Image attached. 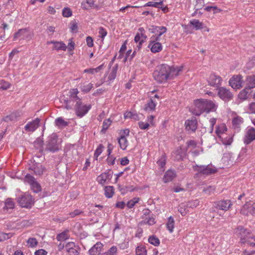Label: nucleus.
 <instances>
[{"label":"nucleus","mask_w":255,"mask_h":255,"mask_svg":"<svg viewBox=\"0 0 255 255\" xmlns=\"http://www.w3.org/2000/svg\"><path fill=\"white\" fill-rule=\"evenodd\" d=\"M69 93V98L64 99L66 104L65 108L68 110L74 108L76 115L80 118L83 117L91 109V105L83 104L81 99L77 96L79 93L77 89H70Z\"/></svg>","instance_id":"nucleus-1"},{"label":"nucleus","mask_w":255,"mask_h":255,"mask_svg":"<svg viewBox=\"0 0 255 255\" xmlns=\"http://www.w3.org/2000/svg\"><path fill=\"white\" fill-rule=\"evenodd\" d=\"M182 70V66L174 67L163 64L156 66L153 72V77L157 83H164L168 79H173Z\"/></svg>","instance_id":"nucleus-2"},{"label":"nucleus","mask_w":255,"mask_h":255,"mask_svg":"<svg viewBox=\"0 0 255 255\" xmlns=\"http://www.w3.org/2000/svg\"><path fill=\"white\" fill-rule=\"evenodd\" d=\"M217 106L209 100L199 99L194 101V106L190 108L189 111L196 116H200L205 112L209 113L216 110Z\"/></svg>","instance_id":"nucleus-3"},{"label":"nucleus","mask_w":255,"mask_h":255,"mask_svg":"<svg viewBox=\"0 0 255 255\" xmlns=\"http://www.w3.org/2000/svg\"><path fill=\"white\" fill-rule=\"evenodd\" d=\"M17 201L21 207L25 208H31L34 203V198L27 193L19 195L17 198Z\"/></svg>","instance_id":"nucleus-4"},{"label":"nucleus","mask_w":255,"mask_h":255,"mask_svg":"<svg viewBox=\"0 0 255 255\" xmlns=\"http://www.w3.org/2000/svg\"><path fill=\"white\" fill-rule=\"evenodd\" d=\"M193 169L194 171L198 172V173L196 174L197 176L199 174L208 176L217 171V169L215 167L210 164L208 165H198L196 164L193 166Z\"/></svg>","instance_id":"nucleus-5"},{"label":"nucleus","mask_w":255,"mask_h":255,"mask_svg":"<svg viewBox=\"0 0 255 255\" xmlns=\"http://www.w3.org/2000/svg\"><path fill=\"white\" fill-rule=\"evenodd\" d=\"M57 140L58 136L56 133H52L50 135L47 141L46 149L52 152L58 151Z\"/></svg>","instance_id":"nucleus-6"},{"label":"nucleus","mask_w":255,"mask_h":255,"mask_svg":"<svg viewBox=\"0 0 255 255\" xmlns=\"http://www.w3.org/2000/svg\"><path fill=\"white\" fill-rule=\"evenodd\" d=\"M235 234L240 238V242L242 244H245L247 240L251 239L252 235L248 230L242 226H239L236 228Z\"/></svg>","instance_id":"nucleus-7"},{"label":"nucleus","mask_w":255,"mask_h":255,"mask_svg":"<svg viewBox=\"0 0 255 255\" xmlns=\"http://www.w3.org/2000/svg\"><path fill=\"white\" fill-rule=\"evenodd\" d=\"M160 37L158 36H151L148 45V47L150 49L152 53H155L159 52L162 50V46L161 43L159 42Z\"/></svg>","instance_id":"nucleus-8"},{"label":"nucleus","mask_w":255,"mask_h":255,"mask_svg":"<svg viewBox=\"0 0 255 255\" xmlns=\"http://www.w3.org/2000/svg\"><path fill=\"white\" fill-rule=\"evenodd\" d=\"M240 213L244 216L255 215V202H247L241 208Z\"/></svg>","instance_id":"nucleus-9"},{"label":"nucleus","mask_w":255,"mask_h":255,"mask_svg":"<svg viewBox=\"0 0 255 255\" xmlns=\"http://www.w3.org/2000/svg\"><path fill=\"white\" fill-rule=\"evenodd\" d=\"M218 96L224 102H229L233 99V94L230 90L224 87L218 88Z\"/></svg>","instance_id":"nucleus-10"},{"label":"nucleus","mask_w":255,"mask_h":255,"mask_svg":"<svg viewBox=\"0 0 255 255\" xmlns=\"http://www.w3.org/2000/svg\"><path fill=\"white\" fill-rule=\"evenodd\" d=\"M232 206L230 200H221L214 202L213 207L217 210H220L225 212L228 211Z\"/></svg>","instance_id":"nucleus-11"},{"label":"nucleus","mask_w":255,"mask_h":255,"mask_svg":"<svg viewBox=\"0 0 255 255\" xmlns=\"http://www.w3.org/2000/svg\"><path fill=\"white\" fill-rule=\"evenodd\" d=\"M255 140V128H250L247 129L245 135L243 138V141L245 144H250L252 141Z\"/></svg>","instance_id":"nucleus-12"},{"label":"nucleus","mask_w":255,"mask_h":255,"mask_svg":"<svg viewBox=\"0 0 255 255\" xmlns=\"http://www.w3.org/2000/svg\"><path fill=\"white\" fill-rule=\"evenodd\" d=\"M148 30L150 33L155 34L152 36H158V38H160L163 34L166 32L167 28L163 26H158L152 25L148 27Z\"/></svg>","instance_id":"nucleus-13"},{"label":"nucleus","mask_w":255,"mask_h":255,"mask_svg":"<svg viewBox=\"0 0 255 255\" xmlns=\"http://www.w3.org/2000/svg\"><path fill=\"white\" fill-rule=\"evenodd\" d=\"M198 122L195 117H192L185 122V129L190 132H195L197 128Z\"/></svg>","instance_id":"nucleus-14"},{"label":"nucleus","mask_w":255,"mask_h":255,"mask_svg":"<svg viewBox=\"0 0 255 255\" xmlns=\"http://www.w3.org/2000/svg\"><path fill=\"white\" fill-rule=\"evenodd\" d=\"M29 169L32 171L36 175H41L46 170V168L40 163L35 162L30 165Z\"/></svg>","instance_id":"nucleus-15"},{"label":"nucleus","mask_w":255,"mask_h":255,"mask_svg":"<svg viewBox=\"0 0 255 255\" xmlns=\"http://www.w3.org/2000/svg\"><path fill=\"white\" fill-rule=\"evenodd\" d=\"M243 80L241 75L233 76L229 80L230 85L234 89H238L242 87Z\"/></svg>","instance_id":"nucleus-16"},{"label":"nucleus","mask_w":255,"mask_h":255,"mask_svg":"<svg viewBox=\"0 0 255 255\" xmlns=\"http://www.w3.org/2000/svg\"><path fill=\"white\" fill-rule=\"evenodd\" d=\"M209 85L219 88L221 85L222 78L219 75L211 74L208 80Z\"/></svg>","instance_id":"nucleus-17"},{"label":"nucleus","mask_w":255,"mask_h":255,"mask_svg":"<svg viewBox=\"0 0 255 255\" xmlns=\"http://www.w3.org/2000/svg\"><path fill=\"white\" fill-rule=\"evenodd\" d=\"M113 173L112 170H109L98 176L97 178V181L99 184L103 185L106 183L107 180H109L112 178Z\"/></svg>","instance_id":"nucleus-18"},{"label":"nucleus","mask_w":255,"mask_h":255,"mask_svg":"<svg viewBox=\"0 0 255 255\" xmlns=\"http://www.w3.org/2000/svg\"><path fill=\"white\" fill-rule=\"evenodd\" d=\"M40 122V119L37 118L28 123L24 127L25 130L27 132H34L39 126Z\"/></svg>","instance_id":"nucleus-19"},{"label":"nucleus","mask_w":255,"mask_h":255,"mask_svg":"<svg viewBox=\"0 0 255 255\" xmlns=\"http://www.w3.org/2000/svg\"><path fill=\"white\" fill-rule=\"evenodd\" d=\"M244 122V119L241 117L237 116L232 120L233 128L237 132H239L241 128V125Z\"/></svg>","instance_id":"nucleus-20"},{"label":"nucleus","mask_w":255,"mask_h":255,"mask_svg":"<svg viewBox=\"0 0 255 255\" xmlns=\"http://www.w3.org/2000/svg\"><path fill=\"white\" fill-rule=\"evenodd\" d=\"M176 176V172L173 170H167L163 177V181L164 183H167L171 181Z\"/></svg>","instance_id":"nucleus-21"},{"label":"nucleus","mask_w":255,"mask_h":255,"mask_svg":"<svg viewBox=\"0 0 255 255\" xmlns=\"http://www.w3.org/2000/svg\"><path fill=\"white\" fill-rule=\"evenodd\" d=\"M103 246V245L101 242H97L89 250V255H97V253L101 250Z\"/></svg>","instance_id":"nucleus-22"},{"label":"nucleus","mask_w":255,"mask_h":255,"mask_svg":"<svg viewBox=\"0 0 255 255\" xmlns=\"http://www.w3.org/2000/svg\"><path fill=\"white\" fill-rule=\"evenodd\" d=\"M49 43H53L54 44L53 49L57 51L63 50L65 51L67 49L66 44L62 41H51Z\"/></svg>","instance_id":"nucleus-23"},{"label":"nucleus","mask_w":255,"mask_h":255,"mask_svg":"<svg viewBox=\"0 0 255 255\" xmlns=\"http://www.w3.org/2000/svg\"><path fill=\"white\" fill-rule=\"evenodd\" d=\"M246 87L248 90L255 88V75L248 76L247 77Z\"/></svg>","instance_id":"nucleus-24"},{"label":"nucleus","mask_w":255,"mask_h":255,"mask_svg":"<svg viewBox=\"0 0 255 255\" xmlns=\"http://www.w3.org/2000/svg\"><path fill=\"white\" fill-rule=\"evenodd\" d=\"M189 24L193 26L194 28L197 30L203 28V23L198 19H194L189 21Z\"/></svg>","instance_id":"nucleus-25"},{"label":"nucleus","mask_w":255,"mask_h":255,"mask_svg":"<svg viewBox=\"0 0 255 255\" xmlns=\"http://www.w3.org/2000/svg\"><path fill=\"white\" fill-rule=\"evenodd\" d=\"M69 230H65L61 233L59 234L56 236V239L58 241H64L69 238L70 236L69 235Z\"/></svg>","instance_id":"nucleus-26"},{"label":"nucleus","mask_w":255,"mask_h":255,"mask_svg":"<svg viewBox=\"0 0 255 255\" xmlns=\"http://www.w3.org/2000/svg\"><path fill=\"white\" fill-rule=\"evenodd\" d=\"M156 103L152 99H150L145 105L144 109L146 111H153L155 110Z\"/></svg>","instance_id":"nucleus-27"},{"label":"nucleus","mask_w":255,"mask_h":255,"mask_svg":"<svg viewBox=\"0 0 255 255\" xmlns=\"http://www.w3.org/2000/svg\"><path fill=\"white\" fill-rule=\"evenodd\" d=\"M55 126L59 128H62L67 127L68 123L65 121L62 117H59L55 120Z\"/></svg>","instance_id":"nucleus-28"},{"label":"nucleus","mask_w":255,"mask_h":255,"mask_svg":"<svg viewBox=\"0 0 255 255\" xmlns=\"http://www.w3.org/2000/svg\"><path fill=\"white\" fill-rule=\"evenodd\" d=\"M118 69V66L117 64L115 65L112 69L111 71L108 76V81L110 82L111 81H113L115 79L116 76H117V73Z\"/></svg>","instance_id":"nucleus-29"},{"label":"nucleus","mask_w":255,"mask_h":255,"mask_svg":"<svg viewBox=\"0 0 255 255\" xmlns=\"http://www.w3.org/2000/svg\"><path fill=\"white\" fill-rule=\"evenodd\" d=\"M120 146L123 150H125L128 146V142L125 135H122L118 139Z\"/></svg>","instance_id":"nucleus-30"},{"label":"nucleus","mask_w":255,"mask_h":255,"mask_svg":"<svg viewBox=\"0 0 255 255\" xmlns=\"http://www.w3.org/2000/svg\"><path fill=\"white\" fill-rule=\"evenodd\" d=\"M105 195L108 198H112L114 194V188L112 186H107L105 187Z\"/></svg>","instance_id":"nucleus-31"},{"label":"nucleus","mask_w":255,"mask_h":255,"mask_svg":"<svg viewBox=\"0 0 255 255\" xmlns=\"http://www.w3.org/2000/svg\"><path fill=\"white\" fill-rule=\"evenodd\" d=\"M174 154L175 155L174 160L177 161L183 160L185 156L184 152L180 148L177 149Z\"/></svg>","instance_id":"nucleus-32"},{"label":"nucleus","mask_w":255,"mask_h":255,"mask_svg":"<svg viewBox=\"0 0 255 255\" xmlns=\"http://www.w3.org/2000/svg\"><path fill=\"white\" fill-rule=\"evenodd\" d=\"M135 254L136 255H146L147 250L145 247L143 245L138 246L135 249Z\"/></svg>","instance_id":"nucleus-33"},{"label":"nucleus","mask_w":255,"mask_h":255,"mask_svg":"<svg viewBox=\"0 0 255 255\" xmlns=\"http://www.w3.org/2000/svg\"><path fill=\"white\" fill-rule=\"evenodd\" d=\"M93 87V85L90 83H84L81 85L80 88L83 92L85 93H87L90 91V90L92 89V88Z\"/></svg>","instance_id":"nucleus-34"},{"label":"nucleus","mask_w":255,"mask_h":255,"mask_svg":"<svg viewBox=\"0 0 255 255\" xmlns=\"http://www.w3.org/2000/svg\"><path fill=\"white\" fill-rule=\"evenodd\" d=\"M166 228L170 233H172L174 228V220L172 216H170L168 219V221L166 223Z\"/></svg>","instance_id":"nucleus-35"},{"label":"nucleus","mask_w":255,"mask_h":255,"mask_svg":"<svg viewBox=\"0 0 255 255\" xmlns=\"http://www.w3.org/2000/svg\"><path fill=\"white\" fill-rule=\"evenodd\" d=\"M19 115L18 113H12L11 114L6 116L3 119V121L5 122H9L11 121H14L16 120V119Z\"/></svg>","instance_id":"nucleus-36"},{"label":"nucleus","mask_w":255,"mask_h":255,"mask_svg":"<svg viewBox=\"0 0 255 255\" xmlns=\"http://www.w3.org/2000/svg\"><path fill=\"white\" fill-rule=\"evenodd\" d=\"M94 0H85L82 2L81 5L83 9H89L94 5Z\"/></svg>","instance_id":"nucleus-37"},{"label":"nucleus","mask_w":255,"mask_h":255,"mask_svg":"<svg viewBox=\"0 0 255 255\" xmlns=\"http://www.w3.org/2000/svg\"><path fill=\"white\" fill-rule=\"evenodd\" d=\"M148 241L150 244L155 247L158 246L160 244V240L155 235L149 236L148 239Z\"/></svg>","instance_id":"nucleus-38"},{"label":"nucleus","mask_w":255,"mask_h":255,"mask_svg":"<svg viewBox=\"0 0 255 255\" xmlns=\"http://www.w3.org/2000/svg\"><path fill=\"white\" fill-rule=\"evenodd\" d=\"M112 122L110 119L105 120L103 123L102 128L101 130V132L103 133H106L107 130L111 125Z\"/></svg>","instance_id":"nucleus-39"},{"label":"nucleus","mask_w":255,"mask_h":255,"mask_svg":"<svg viewBox=\"0 0 255 255\" xmlns=\"http://www.w3.org/2000/svg\"><path fill=\"white\" fill-rule=\"evenodd\" d=\"M119 189L121 191L122 194H125L128 191L132 192L135 190L136 188L133 186H126L125 187H121V186H119Z\"/></svg>","instance_id":"nucleus-40"},{"label":"nucleus","mask_w":255,"mask_h":255,"mask_svg":"<svg viewBox=\"0 0 255 255\" xmlns=\"http://www.w3.org/2000/svg\"><path fill=\"white\" fill-rule=\"evenodd\" d=\"M15 206V203L11 198H7L4 203V208L6 209H13Z\"/></svg>","instance_id":"nucleus-41"},{"label":"nucleus","mask_w":255,"mask_h":255,"mask_svg":"<svg viewBox=\"0 0 255 255\" xmlns=\"http://www.w3.org/2000/svg\"><path fill=\"white\" fill-rule=\"evenodd\" d=\"M138 31L139 32H137V33L140 35V38H141L139 42V45H140L144 42L145 40L147 38V36L145 34V30L143 27L139 28Z\"/></svg>","instance_id":"nucleus-42"},{"label":"nucleus","mask_w":255,"mask_h":255,"mask_svg":"<svg viewBox=\"0 0 255 255\" xmlns=\"http://www.w3.org/2000/svg\"><path fill=\"white\" fill-rule=\"evenodd\" d=\"M249 90L248 89H246V87L244 90L239 93L238 95L239 98L242 100H246L248 97Z\"/></svg>","instance_id":"nucleus-43"},{"label":"nucleus","mask_w":255,"mask_h":255,"mask_svg":"<svg viewBox=\"0 0 255 255\" xmlns=\"http://www.w3.org/2000/svg\"><path fill=\"white\" fill-rule=\"evenodd\" d=\"M166 155L165 153H163L159 158V159L157 161V164L158 166H159L161 168H163L164 167L166 163Z\"/></svg>","instance_id":"nucleus-44"},{"label":"nucleus","mask_w":255,"mask_h":255,"mask_svg":"<svg viewBox=\"0 0 255 255\" xmlns=\"http://www.w3.org/2000/svg\"><path fill=\"white\" fill-rule=\"evenodd\" d=\"M31 189L34 193H38L40 192L41 190L40 185L35 181L33 183H32L31 185Z\"/></svg>","instance_id":"nucleus-45"},{"label":"nucleus","mask_w":255,"mask_h":255,"mask_svg":"<svg viewBox=\"0 0 255 255\" xmlns=\"http://www.w3.org/2000/svg\"><path fill=\"white\" fill-rule=\"evenodd\" d=\"M34 146L40 151L43 150V141L38 138L34 142Z\"/></svg>","instance_id":"nucleus-46"},{"label":"nucleus","mask_w":255,"mask_h":255,"mask_svg":"<svg viewBox=\"0 0 255 255\" xmlns=\"http://www.w3.org/2000/svg\"><path fill=\"white\" fill-rule=\"evenodd\" d=\"M187 207L186 204H181L178 209V211L180 212L182 216H185L188 212Z\"/></svg>","instance_id":"nucleus-47"},{"label":"nucleus","mask_w":255,"mask_h":255,"mask_svg":"<svg viewBox=\"0 0 255 255\" xmlns=\"http://www.w3.org/2000/svg\"><path fill=\"white\" fill-rule=\"evenodd\" d=\"M104 148V146H103V145L100 144L95 151L94 156V158H95L97 160L98 159V156L102 153Z\"/></svg>","instance_id":"nucleus-48"},{"label":"nucleus","mask_w":255,"mask_h":255,"mask_svg":"<svg viewBox=\"0 0 255 255\" xmlns=\"http://www.w3.org/2000/svg\"><path fill=\"white\" fill-rule=\"evenodd\" d=\"M199 204L198 200H192L188 202L186 205L187 208H194L196 207Z\"/></svg>","instance_id":"nucleus-49"},{"label":"nucleus","mask_w":255,"mask_h":255,"mask_svg":"<svg viewBox=\"0 0 255 255\" xmlns=\"http://www.w3.org/2000/svg\"><path fill=\"white\" fill-rule=\"evenodd\" d=\"M27 243L29 245L28 246L31 248L35 247L38 244V242L35 238H29Z\"/></svg>","instance_id":"nucleus-50"},{"label":"nucleus","mask_w":255,"mask_h":255,"mask_svg":"<svg viewBox=\"0 0 255 255\" xmlns=\"http://www.w3.org/2000/svg\"><path fill=\"white\" fill-rule=\"evenodd\" d=\"M70 29L73 33H76L78 29L77 22L76 20H74L72 21L70 23Z\"/></svg>","instance_id":"nucleus-51"},{"label":"nucleus","mask_w":255,"mask_h":255,"mask_svg":"<svg viewBox=\"0 0 255 255\" xmlns=\"http://www.w3.org/2000/svg\"><path fill=\"white\" fill-rule=\"evenodd\" d=\"M24 180L30 185L33 183L35 181V179L30 174H27L24 178Z\"/></svg>","instance_id":"nucleus-52"},{"label":"nucleus","mask_w":255,"mask_h":255,"mask_svg":"<svg viewBox=\"0 0 255 255\" xmlns=\"http://www.w3.org/2000/svg\"><path fill=\"white\" fill-rule=\"evenodd\" d=\"M227 130V128L225 125H222L221 126L217 127L216 129V133L219 136L220 134L223 133Z\"/></svg>","instance_id":"nucleus-53"},{"label":"nucleus","mask_w":255,"mask_h":255,"mask_svg":"<svg viewBox=\"0 0 255 255\" xmlns=\"http://www.w3.org/2000/svg\"><path fill=\"white\" fill-rule=\"evenodd\" d=\"M72 10L68 7H65L62 10V15L64 17H69L72 15Z\"/></svg>","instance_id":"nucleus-54"},{"label":"nucleus","mask_w":255,"mask_h":255,"mask_svg":"<svg viewBox=\"0 0 255 255\" xmlns=\"http://www.w3.org/2000/svg\"><path fill=\"white\" fill-rule=\"evenodd\" d=\"M204 0H196V4L195 5V9L196 10L201 9L204 6Z\"/></svg>","instance_id":"nucleus-55"},{"label":"nucleus","mask_w":255,"mask_h":255,"mask_svg":"<svg viewBox=\"0 0 255 255\" xmlns=\"http://www.w3.org/2000/svg\"><path fill=\"white\" fill-rule=\"evenodd\" d=\"M11 237V234H6L0 232V242L4 241L9 239Z\"/></svg>","instance_id":"nucleus-56"},{"label":"nucleus","mask_w":255,"mask_h":255,"mask_svg":"<svg viewBox=\"0 0 255 255\" xmlns=\"http://www.w3.org/2000/svg\"><path fill=\"white\" fill-rule=\"evenodd\" d=\"M79 249V248L78 246H76L72 249L70 250L69 251H68V253L69 254V255H79V253L78 251V250Z\"/></svg>","instance_id":"nucleus-57"},{"label":"nucleus","mask_w":255,"mask_h":255,"mask_svg":"<svg viewBox=\"0 0 255 255\" xmlns=\"http://www.w3.org/2000/svg\"><path fill=\"white\" fill-rule=\"evenodd\" d=\"M99 37L103 39L105 38V37L107 35V32L104 28H103V27H100L99 30Z\"/></svg>","instance_id":"nucleus-58"},{"label":"nucleus","mask_w":255,"mask_h":255,"mask_svg":"<svg viewBox=\"0 0 255 255\" xmlns=\"http://www.w3.org/2000/svg\"><path fill=\"white\" fill-rule=\"evenodd\" d=\"M117 251V247L112 246L106 253L108 255H116Z\"/></svg>","instance_id":"nucleus-59"},{"label":"nucleus","mask_w":255,"mask_h":255,"mask_svg":"<svg viewBox=\"0 0 255 255\" xmlns=\"http://www.w3.org/2000/svg\"><path fill=\"white\" fill-rule=\"evenodd\" d=\"M215 190L214 186H209L207 188L203 189V192L207 194H211L214 192Z\"/></svg>","instance_id":"nucleus-60"},{"label":"nucleus","mask_w":255,"mask_h":255,"mask_svg":"<svg viewBox=\"0 0 255 255\" xmlns=\"http://www.w3.org/2000/svg\"><path fill=\"white\" fill-rule=\"evenodd\" d=\"M138 126L141 129H146L149 127V124L148 123H144L142 122H139L138 123Z\"/></svg>","instance_id":"nucleus-61"},{"label":"nucleus","mask_w":255,"mask_h":255,"mask_svg":"<svg viewBox=\"0 0 255 255\" xmlns=\"http://www.w3.org/2000/svg\"><path fill=\"white\" fill-rule=\"evenodd\" d=\"M0 84V89L2 90H7L10 87V84L6 81H1Z\"/></svg>","instance_id":"nucleus-62"},{"label":"nucleus","mask_w":255,"mask_h":255,"mask_svg":"<svg viewBox=\"0 0 255 255\" xmlns=\"http://www.w3.org/2000/svg\"><path fill=\"white\" fill-rule=\"evenodd\" d=\"M116 157L113 156H108L107 158V162L110 165H113L115 163Z\"/></svg>","instance_id":"nucleus-63"},{"label":"nucleus","mask_w":255,"mask_h":255,"mask_svg":"<svg viewBox=\"0 0 255 255\" xmlns=\"http://www.w3.org/2000/svg\"><path fill=\"white\" fill-rule=\"evenodd\" d=\"M47 252L44 249H39L34 253V255H46Z\"/></svg>","instance_id":"nucleus-64"}]
</instances>
